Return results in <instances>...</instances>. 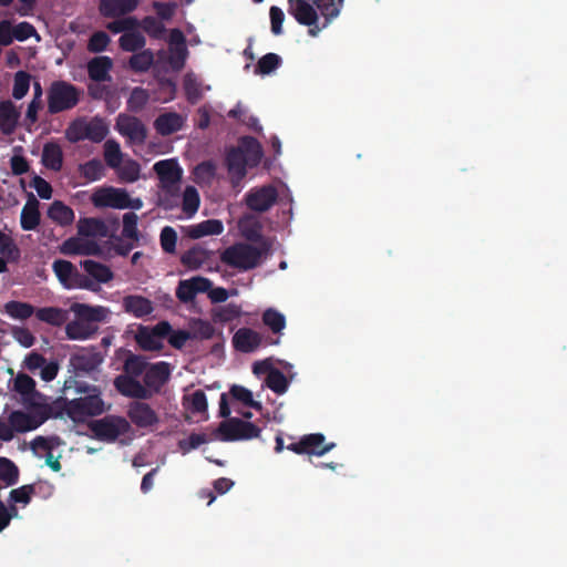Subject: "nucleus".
I'll use <instances>...</instances> for the list:
<instances>
[{
	"label": "nucleus",
	"instance_id": "f8f14e48",
	"mask_svg": "<svg viewBox=\"0 0 567 567\" xmlns=\"http://www.w3.org/2000/svg\"><path fill=\"white\" fill-rule=\"evenodd\" d=\"M169 66L173 71H181L188 56L185 34L181 29L169 30L168 38Z\"/></svg>",
	"mask_w": 567,
	"mask_h": 567
},
{
	"label": "nucleus",
	"instance_id": "f704fd0d",
	"mask_svg": "<svg viewBox=\"0 0 567 567\" xmlns=\"http://www.w3.org/2000/svg\"><path fill=\"white\" fill-rule=\"evenodd\" d=\"M52 269L60 282L65 288H71V282L78 274L76 267L69 260L56 259L52 265Z\"/></svg>",
	"mask_w": 567,
	"mask_h": 567
},
{
	"label": "nucleus",
	"instance_id": "4c0bfd02",
	"mask_svg": "<svg viewBox=\"0 0 567 567\" xmlns=\"http://www.w3.org/2000/svg\"><path fill=\"white\" fill-rule=\"evenodd\" d=\"M207 259V251L199 246L190 248L181 257L182 264L193 270L200 268Z\"/></svg>",
	"mask_w": 567,
	"mask_h": 567
},
{
	"label": "nucleus",
	"instance_id": "5701e85b",
	"mask_svg": "<svg viewBox=\"0 0 567 567\" xmlns=\"http://www.w3.org/2000/svg\"><path fill=\"white\" fill-rule=\"evenodd\" d=\"M41 220V214L39 210V202L35 196L30 193L28 200L23 206L20 215V225L23 230H34Z\"/></svg>",
	"mask_w": 567,
	"mask_h": 567
},
{
	"label": "nucleus",
	"instance_id": "58836bf2",
	"mask_svg": "<svg viewBox=\"0 0 567 567\" xmlns=\"http://www.w3.org/2000/svg\"><path fill=\"white\" fill-rule=\"evenodd\" d=\"M79 172L89 182L100 181L105 175V167L101 159L93 158L79 166Z\"/></svg>",
	"mask_w": 567,
	"mask_h": 567
},
{
	"label": "nucleus",
	"instance_id": "1a4fd4ad",
	"mask_svg": "<svg viewBox=\"0 0 567 567\" xmlns=\"http://www.w3.org/2000/svg\"><path fill=\"white\" fill-rule=\"evenodd\" d=\"M120 229V219L117 216L109 217L102 220L93 217L80 218L78 221V234L83 237H114Z\"/></svg>",
	"mask_w": 567,
	"mask_h": 567
},
{
	"label": "nucleus",
	"instance_id": "09e8293b",
	"mask_svg": "<svg viewBox=\"0 0 567 567\" xmlns=\"http://www.w3.org/2000/svg\"><path fill=\"white\" fill-rule=\"evenodd\" d=\"M142 27V23L133 17L115 18L106 24L107 30L112 33H126L133 31L135 28Z\"/></svg>",
	"mask_w": 567,
	"mask_h": 567
},
{
	"label": "nucleus",
	"instance_id": "0eeeda50",
	"mask_svg": "<svg viewBox=\"0 0 567 567\" xmlns=\"http://www.w3.org/2000/svg\"><path fill=\"white\" fill-rule=\"evenodd\" d=\"M288 12L299 24L309 28L308 34L310 37L315 38L322 31L313 0H288Z\"/></svg>",
	"mask_w": 567,
	"mask_h": 567
},
{
	"label": "nucleus",
	"instance_id": "c85d7f7f",
	"mask_svg": "<svg viewBox=\"0 0 567 567\" xmlns=\"http://www.w3.org/2000/svg\"><path fill=\"white\" fill-rule=\"evenodd\" d=\"M48 217L55 224L65 227L74 221V212L61 200H54L48 209Z\"/></svg>",
	"mask_w": 567,
	"mask_h": 567
},
{
	"label": "nucleus",
	"instance_id": "7ed1b4c3",
	"mask_svg": "<svg viewBox=\"0 0 567 567\" xmlns=\"http://www.w3.org/2000/svg\"><path fill=\"white\" fill-rule=\"evenodd\" d=\"M261 256V249L246 243H237L220 254V261L230 268L247 271L260 264Z\"/></svg>",
	"mask_w": 567,
	"mask_h": 567
},
{
	"label": "nucleus",
	"instance_id": "b1692460",
	"mask_svg": "<svg viewBox=\"0 0 567 567\" xmlns=\"http://www.w3.org/2000/svg\"><path fill=\"white\" fill-rule=\"evenodd\" d=\"M305 454L322 456L336 447V443H324L326 437L322 433H311L301 436Z\"/></svg>",
	"mask_w": 567,
	"mask_h": 567
},
{
	"label": "nucleus",
	"instance_id": "3c124183",
	"mask_svg": "<svg viewBox=\"0 0 567 567\" xmlns=\"http://www.w3.org/2000/svg\"><path fill=\"white\" fill-rule=\"evenodd\" d=\"M281 58L276 53H267L261 56L256 65L255 73L267 75L281 65Z\"/></svg>",
	"mask_w": 567,
	"mask_h": 567
},
{
	"label": "nucleus",
	"instance_id": "393cba45",
	"mask_svg": "<svg viewBox=\"0 0 567 567\" xmlns=\"http://www.w3.org/2000/svg\"><path fill=\"white\" fill-rule=\"evenodd\" d=\"M183 89L185 97L189 104H197L204 96V91L210 86H204L202 80L194 73L187 72L183 79Z\"/></svg>",
	"mask_w": 567,
	"mask_h": 567
},
{
	"label": "nucleus",
	"instance_id": "6ab92c4d",
	"mask_svg": "<svg viewBox=\"0 0 567 567\" xmlns=\"http://www.w3.org/2000/svg\"><path fill=\"white\" fill-rule=\"evenodd\" d=\"M172 326L167 321H159L152 328L144 327V351H159L164 348V341Z\"/></svg>",
	"mask_w": 567,
	"mask_h": 567
},
{
	"label": "nucleus",
	"instance_id": "5fc2aeb1",
	"mask_svg": "<svg viewBox=\"0 0 567 567\" xmlns=\"http://www.w3.org/2000/svg\"><path fill=\"white\" fill-rule=\"evenodd\" d=\"M104 159L111 168H117L122 163L120 144L114 140H107L104 144Z\"/></svg>",
	"mask_w": 567,
	"mask_h": 567
},
{
	"label": "nucleus",
	"instance_id": "8fccbe9b",
	"mask_svg": "<svg viewBox=\"0 0 567 567\" xmlns=\"http://www.w3.org/2000/svg\"><path fill=\"white\" fill-rule=\"evenodd\" d=\"M144 33L155 40H166L167 30L164 22L155 17H144Z\"/></svg>",
	"mask_w": 567,
	"mask_h": 567
},
{
	"label": "nucleus",
	"instance_id": "4d7b16f0",
	"mask_svg": "<svg viewBox=\"0 0 567 567\" xmlns=\"http://www.w3.org/2000/svg\"><path fill=\"white\" fill-rule=\"evenodd\" d=\"M230 394L235 400L244 403L247 406H250L256 410H261L262 408L260 402L254 400L251 391L246 389L245 386L237 384L233 385L230 388Z\"/></svg>",
	"mask_w": 567,
	"mask_h": 567
},
{
	"label": "nucleus",
	"instance_id": "39448f33",
	"mask_svg": "<svg viewBox=\"0 0 567 567\" xmlns=\"http://www.w3.org/2000/svg\"><path fill=\"white\" fill-rule=\"evenodd\" d=\"M91 202L96 208L111 207L125 209L130 207L138 208L142 205L140 198L132 200L124 189L112 186L95 189L91 196Z\"/></svg>",
	"mask_w": 567,
	"mask_h": 567
},
{
	"label": "nucleus",
	"instance_id": "f257e3e1",
	"mask_svg": "<svg viewBox=\"0 0 567 567\" xmlns=\"http://www.w3.org/2000/svg\"><path fill=\"white\" fill-rule=\"evenodd\" d=\"M110 409L111 404L104 402L97 386L87 389V393L83 396L65 400L63 404V411L74 422H81L89 416L102 415Z\"/></svg>",
	"mask_w": 567,
	"mask_h": 567
},
{
	"label": "nucleus",
	"instance_id": "13d9d810",
	"mask_svg": "<svg viewBox=\"0 0 567 567\" xmlns=\"http://www.w3.org/2000/svg\"><path fill=\"white\" fill-rule=\"evenodd\" d=\"M13 390L23 396L32 395L35 391V381L25 373H19L14 379Z\"/></svg>",
	"mask_w": 567,
	"mask_h": 567
},
{
	"label": "nucleus",
	"instance_id": "4468645a",
	"mask_svg": "<svg viewBox=\"0 0 567 567\" xmlns=\"http://www.w3.org/2000/svg\"><path fill=\"white\" fill-rule=\"evenodd\" d=\"M161 188H176L181 186L183 171L175 159L159 161L154 165Z\"/></svg>",
	"mask_w": 567,
	"mask_h": 567
},
{
	"label": "nucleus",
	"instance_id": "680f3d73",
	"mask_svg": "<svg viewBox=\"0 0 567 567\" xmlns=\"http://www.w3.org/2000/svg\"><path fill=\"white\" fill-rule=\"evenodd\" d=\"M122 237L127 240H137V215L135 213H126L123 216Z\"/></svg>",
	"mask_w": 567,
	"mask_h": 567
},
{
	"label": "nucleus",
	"instance_id": "473e14b6",
	"mask_svg": "<svg viewBox=\"0 0 567 567\" xmlns=\"http://www.w3.org/2000/svg\"><path fill=\"white\" fill-rule=\"evenodd\" d=\"M118 132L132 140L142 137V122L133 116L120 114L116 121Z\"/></svg>",
	"mask_w": 567,
	"mask_h": 567
},
{
	"label": "nucleus",
	"instance_id": "052dcab7",
	"mask_svg": "<svg viewBox=\"0 0 567 567\" xmlns=\"http://www.w3.org/2000/svg\"><path fill=\"white\" fill-rule=\"evenodd\" d=\"M192 339L208 340L215 334L214 326L205 320L198 319L192 326Z\"/></svg>",
	"mask_w": 567,
	"mask_h": 567
},
{
	"label": "nucleus",
	"instance_id": "bb28decb",
	"mask_svg": "<svg viewBox=\"0 0 567 567\" xmlns=\"http://www.w3.org/2000/svg\"><path fill=\"white\" fill-rule=\"evenodd\" d=\"M112 60L109 56H95L87 63L89 78L95 82H104L111 79L109 72L112 69Z\"/></svg>",
	"mask_w": 567,
	"mask_h": 567
},
{
	"label": "nucleus",
	"instance_id": "412c9836",
	"mask_svg": "<svg viewBox=\"0 0 567 567\" xmlns=\"http://www.w3.org/2000/svg\"><path fill=\"white\" fill-rule=\"evenodd\" d=\"M233 344L237 351L250 353L261 344V336L250 328H240L233 337Z\"/></svg>",
	"mask_w": 567,
	"mask_h": 567
},
{
	"label": "nucleus",
	"instance_id": "69168bd1",
	"mask_svg": "<svg viewBox=\"0 0 567 567\" xmlns=\"http://www.w3.org/2000/svg\"><path fill=\"white\" fill-rule=\"evenodd\" d=\"M127 352V358L124 362V373L123 375H131L132 378L138 377L142 374V355L133 354L131 351Z\"/></svg>",
	"mask_w": 567,
	"mask_h": 567
},
{
	"label": "nucleus",
	"instance_id": "9d476101",
	"mask_svg": "<svg viewBox=\"0 0 567 567\" xmlns=\"http://www.w3.org/2000/svg\"><path fill=\"white\" fill-rule=\"evenodd\" d=\"M176 91V82L173 79L156 73L154 82H150L148 87L144 89V104L147 100L161 103L171 102L175 99Z\"/></svg>",
	"mask_w": 567,
	"mask_h": 567
},
{
	"label": "nucleus",
	"instance_id": "603ef678",
	"mask_svg": "<svg viewBox=\"0 0 567 567\" xmlns=\"http://www.w3.org/2000/svg\"><path fill=\"white\" fill-rule=\"evenodd\" d=\"M31 75L25 71H18L13 78L12 96L16 100L23 99L30 89Z\"/></svg>",
	"mask_w": 567,
	"mask_h": 567
},
{
	"label": "nucleus",
	"instance_id": "dca6fc26",
	"mask_svg": "<svg viewBox=\"0 0 567 567\" xmlns=\"http://www.w3.org/2000/svg\"><path fill=\"white\" fill-rule=\"evenodd\" d=\"M226 166L230 175V183L238 186L247 174V158L240 147H231L226 154Z\"/></svg>",
	"mask_w": 567,
	"mask_h": 567
},
{
	"label": "nucleus",
	"instance_id": "a18cd8bd",
	"mask_svg": "<svg viewBox=\"0 0 567 567\" xmlns=\"http://www.w3.org/2000/svg\"><path fill=\"white\" fill-rule=\"evenodd\" d=\"M6 312L14 319L25 320L34 312V307L27 302L9 301L4 306Z\"/></svg>",
	"mask_w": 567,
	"mask_h": 567
},
{
	"label": "nucleus",
	"instance_id": "a878e982",
	"mask_svg": "<svg viewBox=\"0 0 567 567\" xmlns=\"http://www.w3.org/2000/svg\"><path fill=\"white\" fill-rule=\"evenodd\" d=\"M20 113L10 100L0 102V131L3 134H11L14 132Z\"/></svg>",
	"mask_w": 567,
	"mask_h": 567
},
{
	"label": "nucleus",
	"instance_id": "6e6552de",
	"mask_svg": "<svg viewBox=\"0 0 567 567\" xmlns=\"http://www.w3.org/2000/svg\"><path fill=\"white\" fill-rule=\"evenodd\" d=\"M171 364L165 361L156 363L144 362V400L154 393H159L171 378Z\"/></svg>",
	"mask_w": 567,
	"mask_h": 567
},
{
	"label": "nucleus",
	"instance_id": "338daca9",
	"mask_svg": "<svg viewBox=\"0 0 567 567\" xmlns=\"http://www.w3.org/2000/svg\"><path fill=\"white\" fill-rule=\"evenodd\" d=\"M34 493L33 485H23L21 487L14 488L10 492V501L13 504H29L31 501V496Z\"/></svg>",
	"mask_w": 567,
	"mask_h": 567
},
{
	"label": "nucleus",
	"instance_id": "7c9ffc66",
	"mask_svg": "<svg viewBox=\"0 0 567 567\" xmlns=\"http://www.w3.org/2000/svg\"><path fill=\"white\" fill-rule=\"evenodd\" d=\"M84 271L99 284H106L113 279V272L109 266L99 261L86 259L81 262Z\"/></svg>",
	"mask_w": 567,
	"mask_h": 567
},
{
	"label": "nucleus",
	"instance_id": "e433bc0d",
	"mask_svg": "<svg viewBox=\"0 0 567 567\" xmlns=\"http://www.w3.org/2000/svg\"><path fill=\"white\" fill-rule=\"evenodd\" d=\"M183 401L185 409L193 414H204L207 412V398L203 390H196L190 395H185Z\"/></svg>",
	"mask_w": 567,
	"mask_h": 567
},
{
	"label": "nucleus",
	"instance_id": "4be33fe9",
	"mask_svg": "<svg viewBox=\"0 0 567 567\" xmlns=\"http://www.w3.org/2000/svg\"><path fill=\"white\" fill-rule=\"evenodd\" d=\"M185 117L176 112L159 114L154 122L156 132L163 136L171 135L183 128Z\"/></svg>",
	"mask_w": 567,
	"mask_h": 567
},
{
	"label": "nucleus",
	"instance_id": "864d4df0",
	"mask_svg": "<svg viewBox=\"0 0 567 567\" xmlns=\"http://www.w3.org/2000/svg\"><path fill=\"white\" fill-rule=\"evenodd\" d=\"M181 186L176 188H161L158 193V205L164 209H173L179 205L181 199Z\"/></svg>",
	"mask_w": 567,
	"mask_h": 567
},
{
	"label": "nucleus",
	"instance_id": "0e129e2a",
	"mask_svg": "<svg viewBox=\"0 0 567 567\" xmlns=\"http://www.w3.org/2000/svg\"><path fill=\"white\" fill-rule=\"evenodd\" d=\"M162 249L167 254H174L176 250L177 234L171 226H165L159 236Z\"/></svg>",
	"mask_w": 567,
	"mask_h": 567
},
{
	"label": "nucleus",
	"instance_id": "de8ad7c7",
	"mask_svg": "<svg viewBox=\"0 0 567 567\" xmlns=\"http://www.w3.org/2000/svg\"><path fill=\"white\" fill-rule=\"evenodd\" d=\"M86 133L87 140L94 143H100L106 137L109 127L102 118L94 117L87 122Z\"/></svg>",
	"mask_w": 567,
	"mask_h": 567
},
{
	"label": "nucleus",
	"instance_id": "2f4dec72",
	"mask_svg": "<svg viewBox=\"0 0 567 567\" xmlns=\"http://www.w3.org/2000/svg\"><path fill=\"white\" fill-rule=\"evenodd\" d=\"M169 65V54L168 50L161 49L156 53H154L150 49H144V72H146L152 65H154V70L156 73H167V66Z\"/></svg>",
	"mask_w": 567,
	"mask_h": 567
},
{
	"label": "nucleus",
	"instance_id": "774afa93",
	"mask_svg": "<svg viewBox=\"0 0 567 567\" xmlns=\"http://www.w3.org/2000/svg\"><path fill=\"white\" fill-rule=\"evenodd\" d=\"M241 315V307L236 303H228L219 309L216 313V318L221 322H229Z\"/></svg>",
	"mask_w": 567,
	"mask_h": 567
},
{
	"label": "nucleus",
	"instance_id": "e2e57ef3",
	"mask_svg": "<svg viewBox=\"0 0 567 567\" xmlns=\"http://www.w3.org/2000/svg\"><path fill=\"white\" fill-rule=\"evenodd\" d=\"M111 39L104 31L94 32L87 42V50L93 53H100L106 50Z\"/></svg>",
	"mask_w": 567,
	"mask_h": 567
},
{
	"label": "nucleus",
	"instance_id": "a19ab883",
	"mask_svg": "<svg viewBox=\"0 0 567 567\" xmlns=\"http://www.w3.org/2000/svg\"><path fill=\"white\" fill-rule=\"evenodd\" d=\"M0 255L11 262H17L21 256L14 239L3 231L0 234Z\"/></svg>",
	"mask_w": 567,
	"mask_h": 567
},
{
	"label": "nucleus",
	"instance_id": "c03bdc74",
	"mask_svg": "<svg viewBox=\"0 0 567 567\" xmlns=\"http://www.w3.org/2000/svg\"><path fill=\"white\" fill-rule=\"evenodd\" d=\"M37 318L40 321L47 322L52 326H61L65 321V312L55 307L40 308L35 312Z\"/></svg>",
	"mask_w": 567,
	"mask_h": 567
},
{
	"label": "nucleus",
	"instance_id": "ea45409f",
	"mask_svg": "<svg viewBox=\"0 0 567 567\" xmlns=\"http://www.w3.org/2000/svg\"><path fill=\"white\" fill-rule=\"evenodd\" d=\"M267 386L276 394L281 395L287 392L289 381L279 369L271 368L266 378Z\"/></svg>",
	"mask_w": 567,
	"mask_h": 567
},
{
	"label": "nucleus",
	"instance_id": "9b49d317",
	"mask_svg": "<svg viewBox=\"0 0 567 567\" xmlns=\"http://www.w3.org/2000/svg\"><path fill=\"white\" fill-rule=\"evenodd\" d=\"M278 198V192L272 185L251 188L245 195V203L250 210L264 213L270 209Z\"/></svg>",
	"mask_w": 567,
	"mask_h": 567
},
{
	"label": "nucleus",
	"instance_id": "c756f323",
	"mask_svg": "<svg viewBox=\"0 0 567 567\" xmlns=\"http://www.w3.org/2000/svg\"><path fill=\"white\" fill-rule=\"evenodd\" d=\"M114 386L124 396L142 399V383L131 375H117L114 379Z\"/></svg>",
	"mask_w": 567,
	"mask_h": 567
},
{
	"label": "nucleus",
	"instance_id": "49530a36",
	"mask_svg": "<svg viewBox=\"0 0 567 567\" xmlns=\"http://www.w3.org/2000/svg\"><path fill=\"white\" fill-rule=\"evenodd\" d=\"M262 322L274 333H280L286 327L285 316L276 309L269 308L262 313Z\"/></svg>",
	"mask_w": 567,
	"mask_h": 567
},
{
	"label": "nucleus",
	"instance_id": "72a5a7b5",
	"mask_svg": "<svg viewBox=\"0 0 567 567\" xmlns=\"http://www.w3.org/2000/svg\"><path fill=\"white\" fill-rule=\"evenodd\" d=\"M42 163L52 171H60L63 164V153L60 145L48 143L42 151Z\"/></svg>",
	"mask_w": 567,
	"mask_h": 567
},
{
	"label": "nucleus",
	"instance_id": "bf43d9fd",
	"mask_svg": "<svg viewBox=\"0 0 567 567\" xmlns=\"http://www.w3.org/2000/svg\"><path fill=\"white\" fill-rule=\"evenodd\" d=\"M152 9L157 16V20L161 21H171L172 18L175 16L177 10V3L176 2H161V1H153L152 2Z\"/></svg>",
	"mask_w": 567,
	"mask_h": 567
},
{
	"label": "nucleus",
	"instance_id": "cd10ccee",
	"mask_svg": "<svg viewBox=\"0 0 567 567\" xmlns=\"http://www.w3.org/2000/svg\"><path fill=\"white\" fill-rule=\"evenodd\" d=\"M224 231V225L218 219H207L187 228V236L192 239H198L209 235H220Z\"/></svg>",
	"mask_w": 567,
	"mask_h": 567
},
{
	"label": "nucleus",
	"instance_id": "2eb2a0df",
	"mask_svg": "<svg viewBox=\"0 0 567 567\" xmlns=\"http://www.w3.org/2000/svg\"><path fill=\"white\" fill-rule=\"evenodd\" d=\"M120 47L124 51L134 52L128 60V66L135 72H142V52H138L142 48V32L138 28L122 34Z\"/></svg>",
	"mask_w": 567,
	"mask_h": 567
},
{
	"label": "nucleus",
	"instance_id": "f3484780",
	"mask_svg": "<svg viewBox=\"0 0 567 567\" xmlns=\"http://www.w3.org/2000/svg\"><path fill=\"white\" fill-rule=\"evenodd\" d=\"M70 310L76 319L91 327H97L96 323L105 321L109 315V309L105 307L79 302L71 305Z\"/></svg>",
	"mask_w": 567,
	"mask_h": 567
},
{
	"label": "nucleus",
	"instance_id": "79ce46f5",
	"mask_svg": "<svg viewBox=\"0 0 567 567\" xmlns=\"http://www.w3.org/2000/svg\"><path fill=\"white\" fill-rule=\"evenodd\" d=\"M313 3L324 19L322 24H320L323 30L339 16L340 8L336 4L334 0H313Z\"/></svg>",
	"mask_w": 567,
	"mask_h": 567
},
{
	"label": "nucleus",
	"instance_id": "aec40b11",
	"mask_svg": "<svg viewBox=\"0 0 567 567\" xmlns=\"http://www.w3.org/2000/svg\"><path fill=\"white\" fill-rule=\"evenodd\" d=\"M138 0H100L99 12L104 18H121L133 12Z\"/></svg>",
	"mask_w": 567,
	"mask_h": 567
},
{
	"label": "nucleus",
	"instance_id": "a211bd4d",
	"mask_svg": "<svg viewBox=\"0 0 567 567\" xmlns=\"http://www.w3.org/2000/svg\"><path fill=\"white\" fill-rule=\"evenodd\" d=\"M101 354L93 350H82L70 358V364L76 374H86L95 371L102 363Z\"/></svg>",
	"mask_w": 567,
	"mask_h": 567
},
{
	"label": "nucleus",
	"instance_id": "f03ea898",
	"mask_svg": "<svg viewBox=\"0 0 567 567\" xmlns=\"http://www.w3.org/2000/svg\"><path fill=\"white\" fill-rule=\"evenodd\" d=\"M81 90L74 84L56 80L47 90L48 113L51 115L74 109L81 99Z\"/></svg>",
	"mask_w": 567,
	"mask_h": 567
},
{
	"label": "nucleus",
	"instance_id": "6e6d98bb",
	"mask_svg": "<svg viewBox=\"0 0 567 567\" xmlns=\"http://www.w3.org/2000/svg\"><path fill=\"white\" fill-rule=\"evenodd\" d=\"M86 127V121L82 118L74 120L65 131L66 138L72 143L87 140Z\"/></svg>",
	"mask_w": 567,
	"mask_h": 567
},
{
	"label": "nucleus",
	"instance_id": "c9c22d12",
	"mask_svg": "<svg viewBox=\"0 0 567 567\" xmlns=\"http://www.w3.org/2000/svg\"><path fill=\"white\" fill-rule=\"evenodd\" d=\"M96 331L97 327L87 326V323H84L76 318L65 326V333L70 340H85Z\"/></svg>",
	"mask_w": 567,
	"mask_h": 567
},
{
	"label": "nucleus",
	"instance_id": "423d86ee",
	"mask_svg": "<svg viewBox=\"0 0 567 567\" xmlns=\"http://www.w3.org/2000/svg\"><path fill=\"white\" fill-rule=\"evenodd\" d=\"M217 432L220 434L221 441L233 442L259 437L261 430L251 422L231 417L220 422Z\"/></svg>",
	"mask_w": 567,
	"mask_h": 567
},
{
	"label": "nucleus",
	"instance_id": "ddd939ff",
	"mask_svg": "<svg viewBox=\"0 0 567 567\" xmlns=\"http://www.w3.org/2000/svg\"><path fill=\"white\" fill-rule=\"evenodd\" d=\"M48 417V413L42 409L37 410L34 413L18 410L10 413L8 421L14 432L24 433L38 429Z\"/></svg>",
	"mask_w": 567,
	"mask_h": 567
},
{
	"label": "nucleus",
	"instance_id": "37998d69",
	"mask_svg": "<svg viewBox=\"0 0 567 567\" xmlns=\"http://www.w3.org/2000/svg\"><path fill=\"white\" fill-rule=\"evenodd\" d=\"M200 198L194 186H186L182 196V209L187 216H193L199 207Z\"/></svg>",
	"mask_w": 567,
	"mask_h": 567
},
{
	"label": "nucleus",
	"instance_id": "20e7f679",
	"mask_svg": "<svg viewBox=\"0 0 567 567\" xmlns=\"http://www.w3.org/2000/svg\"><path fill=\"white\" fill-rule=\"evenodd\" d=\"M92 437L102 442H115L131 430L128 421L118 415L109 414L87 423Z\"/></svg>",
	"mask_w": 567,
	"mask_h": 567
}]
</instances>
